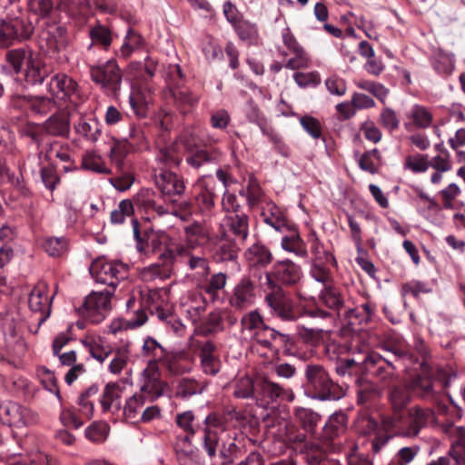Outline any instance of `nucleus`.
Here are the masks:
<instances>
[{"instance_id": "17", "label": "nucleus", "mask_w": 465, "mask_h": 465, "mask_svg": "<svg viewBox=\"0 0 465 465\" xmlns=\"http://www.w3.org/2000/svg\"><path fill=\"white\" fill-rule=\"evenodd\" d=\"M283 386L272 381L268 377L261 376L256 379V400L262 405L277 403L282 401Z\"/></svg>"}, {"instance_id": "23", "label": "nucleus", "mask_w": 465, "mask_h": 465, "mask_svg": "<svg viewBox=\"0 0 465 465\" xmlns=\"http://www.w3.org/2000/svg\"><path fill=\"white\" fill-rule=\"evenodd\" d=\"M178 255L183 260L187 268L198 275L205 277L210 273V264L204 254H197L193 250L176 248Z\"/></svg>"}, {"instance_id": "47", "label": "nucleus", "mask_w": 465, "mask_h": 465, "mask_svg": "<svg viewBox=\"0 0 465 465\" xmlns=\"http://www.w3.org/2000/svg\"><path fill=\"white\" fill-rule=\"evenodd\" d=\"M22 99L32 111L36 114H45L50 112L55 104L54 98L46 96L18 97Z\"/></svg>"}, {"instance_id": "20", "label": "nucleus", "mask_w": 465, "mask_h": 465, "mask_svg": "<svg viewBox=\"0 0 465 465\" xmlns=\"http://www.w3.org/2000/svg\"><path fill=\"white\" fill-rule=\"evenodd\" d=\"M196 202L203 210H211L217 197L215 183L212 177L203 176L194 184Z\"/></svg>"}, {"instance_id": "56", "label": "nucleus", "mask_w": 465, "mask_h": 465, "mask_svg": "<svg viewBox=\"0 0 465 465\" xmlns=\"http://www.w3.org/2000/svg\"><path fill=\"white\" fill-rule=\"evenodd\" d=\"M241 324L242 331H248L252 332V335L261 330L265 325V322L258 311L254 310L245 313L242 317Z\"/></svg>"}, {"instance_id": "28", "label": "nucleus", "mask_w": 465, "mask_h": 465, "mask_svg": "<svg viewBox=\"0 0 465 465\" xmlns=\"http://www.w3.org/2000/svg\"><path fill=\"white\" fill-rule=\"evenodd\" d=\"M285 233L281 242L282 248L294 253L296 256L305 258L308 255L306 245L293 224H290V229H285Z\"/></svg>"}, {"instance_id": "8", "label": "nucleus", "mask_w": 465, "mask_h": 465, "mask_svg": "<svg viewBox=\"0 0 465 465\" xmlns=\"http://www.w3.org/2000/svg\"><path fill=\"white\" fill-rule=\"evenodd\" d=\"M114 291L92 292L86 296L82 308L83 316L93 323H99L104 320L112 309V297Z\"/></svg>"}, {"instance_id": "24", "label": "nucleus", "mask_w": 465, "mask_h": 465, "mask_svg": "<svg viewBox=\"0 0 465 465\" xmlns=\"http://www.w3.org/2000/svg\"><path fill=\"white\" fill-rule=\"evenodd\" d=\"M77 84L64 74H55L48 84L50 94L55 99L69 98L76 91Z\"/></svg>"}, {"instance_id": "19", "label": "nucleus", "mask_w": 465, "mask_h": 465, "mask_svg": "<svg viewBox=\"0 0 465 465\" xmlns=\"http://www.w3.org/2000/svg\"><path fill=\"white\" fill-rule=\"evenodd\" d=\"M244 257L250 271L265 268L272 262L270 249L259 242L252 244L245 251Z\"/></svg>"}, {"instance_id": "37", "label": "nucleus", "mask_w": 465, "mask_h": 465, "mask_svg": "<svg viewBox=\"0 0 465 465\" xmlns=\"http://www.w3.org/2000/svg\"><path fill=\"white\" fill-rule=\"evenodd\" d=\"M108 371L114 375L120 374L128 365L131 356L129 344H124L113 350Z\"/></svg>"}, {"instance_id": "36", "label": "nucleus", "mask_w": 465, "mask_h": 465, "mask_svg": "<svg viewBox=\"0 0 465 465\" xmlns=\"http://www.w3.org/2000/svg\"><path fill=\"white\" fill-rule=\"evenodd\" d=\"M75 132L90 142H96L101 135V125L94 117L80 118L74 125Z\"/></svg>"}, {"instance_id": "53", "label": "nucleus", "mask_w": 465, "mask_h": 465, "mask_svg": "<svg viewBox=\"0 0 465 465\" xmlns=\"http://www.w3.org/2000/svg\"><path fill=\"white\" fill-rule=\"evenodd\" d=\"M330 262H312L310 268V275L317 282L322 285V288L333 282V278L327 264Z\"/></svg>"}, {"instance_id": "30", "label": "nucleus", "mask_w": 465, "mask_h": 465, "mask_svg": "<svg viewBox=\"0 0 465 465\" xmlns=\"http://www.w3.org/2000/svg\"><path fill=\"white\" fill-rule=\"evenodd\" d=\"M160 359L161 363L170 375H181L189 371V368L183 364V361L187 358L184 351H167Z\"/></svg>"}, {"instance_id": "4", "label": "nucleus", "mask_w": 465, "mask_h": 465, "mask_svg": "<svg viewBox=\"0 0 465 465\" xmlns=\"http://www.w3.org/2000/svg\"><path fill=\"white\" fill-rule=\"evenodd\" d=\"M263 292L265 293L264 302L274 316L288 322L297 320L298 316L294 311L292 302L287 298L282 286L274 284L268 278L267 288H264Z\"/></svg>"}, {"instance_id": "59", "label": "nucleus", "mask_w": 465, "mask_h": 465, "mask_svg": "<svg viewBox=\"0 0 465 465\" xmlns=\"http://www.w3.org/2000/svg\"><path fill=\"white\" fill-rule=\"evenodd\" d=\"M403 166L405 169H409L415 173H424L429 169V157L427 154L420 153L408 155L405 158Z\"/></svg>"}, {"instance_id": "18", "label": "nucleus", "mask_w": 465, "mask_h": 465, "mask_svg": "<svg viewBox=\"0 0 465 465\" xmlns=\"http://www.w3.org/2000/svg\"><path fill=\"white\" fill-rule=\"evenodd\" d=\"M51 300L47 293V286L44 282L35 285L28 299V305L33 312L40 314L39 323L45 322L50 314Z\"/></svg>"}, {"instance_id": "60", "label": "nucleus", "mask_w": 465, "mask_h": 465, "mask_svg": "<svg viewBox=\"0 0 465 465\" xmlns=\"http://www.w3.org/2000/svg\"><path fill=\"white\" fill-rule=\"evenodd\" d=\"M134 214V205L130 200H123L116 209L111 213V222L114 224H122L127 217Z\"/></svg>"}, {"instance_id": "35", "label": "nucleus", "mask_w": 465, "mask_h": 465, "mask_svg": "<svg viewBox=\"0 0 465 465\" xmlns=\"http://www.w3.org/2000/svg\"><path fill=\"white\" fill-rule=\"evenodd\" d=\"M294 420L306 432L313 434L321 416L312 409L305 407H295L293 409Z\"/></svg>"}, {"instance_id": "55", "label": "nucleus", "mask_w": 465, "mask_h": 465, "mask_svg": "<svg viewBox=\"0 0 465 465\" xmlns=\"http://www.w3.org/2000/svg\"><path fill=\"white\" fill-rule=\"evenodd\" d=\"M226 282L227 276L223 272L214 273L211 276L204 290L213 302H216L220 299L219 291L225 287Z\"/></svg>"}, {"instance_id": "25", "label": "nucleus", "mask_w": 465, "mask_h": 465, "mask_svg": "<svg viewBox=\"0 0 465 465\" xmlns=\"http://www.w3.org/2000/svg\"><path fill=\"white\" fill-rule=\"evenodd\" d=\"M182 161L180 145L176 143L165 145L159 149L155 156L156 165L153 168H164L170 171L177 167Z\"/></svg>"}, {"instance_id": "26", "label": "nucleus", "mask_w": 465, "mask_h": 465, "mask_svg": "<svg viewBox=\"0 0 465 465\" xmlns=\"http://www.w3.org/2000/svg\"><path fill=\"white\" fill-rule=\"evenodd\" d=\"M239 248L227 234H223L214 247L213 259L215 262H236Z\"/></svg>"}, {"instance_id": "54", "label": "nucleus", "mask_w": 465, "mask_h": 465, "mask_svg": "<svg viewBox=\"0 0 465 465\" xmlns=\"http://www.w3.org/2000/svg\"><path fill=\"white\" fill-rule=\"evenodd\" d=\"M408 117L419 128H427L432 122L431 113L424 106L415 104L408 113Z\"/></svg>"}, {"instance_id": "15", "label": "nucleus", "mask_w": 465, "mask_h": 465, "mask_svg": "<svg viewBox=\"0 0 465 465\" xmlns=\"http://www.w3.org/2000/svg\"><path fill=\"white\" fill-rule=\"evenodd\" d=\"M255 297L254 282L249 277L244 276L235 284L229 302L232 307L242 310L252 305Z\"/></svg>"}, {"instance_id": "44", "label": "nucleus", "mask_w": 465, "mask_h": 465, "mask_svg": "<svg viewBox=\"0 0 465 465\" xmlns=\"http://www.w3.org/2000/svg\"><path fill=\"white\" fill-rule=\"evenodd\" d=\"M173 96L176 106L179 108L181 113L186 114L193 107H194L199 100L198 95L193 94L190 90L175 87L173 92Z\"/></svg>"}, {"instance_id": "33", "label": "nucleus", "mask_w": 465, "mask_h": 465, "mask_svg": "<svg viewBox=\"0 0 465 465\" xmlns=\"http://www.w3.org/2000/svg\"><path fill=\"white\" fill-rule=\"evenodd\" d=\"M276 331L273 328L264 325L255 334L252 335V346L255 350H259V347L265 349L272 352L273 355L279 353V349L273 343L276 336Z\"/></svg>"}, {"instance_id": "52", "label": "nucleus", "mask_w": 465, "mask_h": 465, "mask_svg": "<svg viewBox=\"0 0 465 465\" xmlns=\"http://www.w3.org/2000/svg\"><path fill=\"white\" fill-rule=\"evenodd\" d=\"M381 156L378 149L365 152L359 160V166L361 170L370 173H376L381 164Z\"/></svg>"}, {"instance_id": "10", "label": "nucleus", "mask_w": 465, "mask_h": 465, "mask_svg": "<svg viewBox=\"0 0 465 465\" xmlns=\"http://www.w3.org/2000/svg\"><path fill=\"white\" fill-rule=\"evenodd\" d=\"M0 418L3 422L15 428L31 426L38 422L36 412L16 402H5L0 405Z\"/></svg>"}, {"instance_id": "38", "label": "nucleus", "mask_w": 465, "mask_h": 465, "mask_svg": "<svg viewBox=\"0 0 465 465\" xmlns=\"http://www.w3.org/2000/svg\"><path fill=\"white\" fill-rule=\"evenodd\" d=\"M148 401H149L145 395L140 392H135L125 401L124 406V418L131 422L138 421L142 410L144 404Z\"/></svg>"}, {"instance_id": "2", "label": "nucleus", "mask_w": 465, "mask_h": 465, "mask_svg": "<svg viewBox=\"0 0 465 465\" xmlns=\"http://www.w3.org/2000/svg\"><path fill=\"white\" fill-rule=\"evenodd\" d=\"M194 419L195 416L191 411L177 413L175 416L177 426L185 432L184 436L177 437L174 447L181 465H195L199 460L198 452L192 445V438L196 432Z\"/></svg>"}, {"instance_id": "34", "label": "nucleus", "mask_w": 465, "mask_h": 465, "mask_svg": "<svg viewBox=\"0 0 465 465\" xmlns=\"http://www.w3.org/2000/svg\"><path fill=\"white\" fill-rule=\"evenodd\" d=\"M223 225L235 237L244 241L249 232L248 216L244 213H230L223 220Z\"/></svg>"}, {"instance_id": "49", "label": "nucleus", "mask_w": 465, "mask_h": 465, "mask_svg": "<svg viewBox=\"0 0 465 465\" xmlns=\"http://www.w3.org/2000/svg\"><path fill=\"white\" fill-rule=\"evenodd\" d=\"M233 396L238 399L256 398V381L249 376L239 378L234 383Z\"/></svg>"}, {"instance_id": "16", "label": "nucleus", "mask_w": 465, "mask_h": 465, "mask_svg": "<svg viewBox=\"0 0 465 465\" xmlns=\"http://www.w3.org/2000/svg\"><path fill=\"white\" fill-rule=\"evenodd\" d=\"M68 44L64 27L55 25L43 32L40 48L49 55H54L64 50Z\"/></svg>"}, {"instance_id": "5", "label": "nucleus", "mask_w": 465, "mask_h": 465, "mask_svg": "<svg viewBox=\"0 0 465 465\" xmlns=\"http://www.w3.org/2000/svg\"><path fill=\"white\" fill-rule=\"evenodd\" d=\"M264 274V282H261V287L264 290L267 288V279L269 278L274 284L280 286H294L297 284L302 276V268L292 260L286 259L276 262L272 271L256 273L255 276L261 280L262 275Z\"/></svg>"}, {"instance_id": "21", "label": "nucleus", "mask_w": 465, "mask_h": 465, "mask_svg": "<svg viewBox=\"0 0 465 465\" xmlns=\"http://www.w3.org/2000/svg\"><path fill=\"white\" fill-rule=\"evenodd\" d=\"M182 239L183 244L177 246V248L194 250L201 245L202 242L209 239V232L203 223L193 222L183 227Z\"/></svg>"}, {"instance_id": "45", "label": "nucleus", "mask_w": 465, "mask_h": 465, "mask_svg": "<svg viewBox=\"0 0 465 465\" xmlns=\"http://www.w3.org/2000/svg\"><path fill=\"white\" fill-rule=\"evenodd\" d=\"M217 159V153H211L204 149H198L190 153V154L185 158V162L193 169L199 170L205 165L214 163Z\"/></svg>"}, {"instance_id": "9", "label": "nucleus", "mask_w": 465, "mask_h": 465, "mask_svg": "<svg viewBox=\"0 0 465 465\" xmlns=\"http://www.w3.org/2000/svg\"><path fill=\"white\" fill-rule=\"evenodd\" d=\"M90 74L92 80L101 84L107 94L114 96L118 94L122 83V74L114 60H109L101 65L91 66Z\"/></svg>"}, {"instance_id": "32", "label": "nucleus", "mask_w": 465, "mask_h": 465, "mask_svg": "<svg viewBox=\"0 0 465 465\" xmlns=\"http://www.w3.org/2000/svg\"><path fill=\"white\" fill-rule=\"evenodd\" d=\"M122 389L117 382H108L102 392L99 400L104 412L111 411L113 409H121Z\"/></svg>"}, {"instance_id": "61", "label": "nucleus", "mask_w": 465, "mask_h": 465, "mask_svg": "<svg viewBox=\"0 0 465 465\" xmlns=\"http://www.w3.org/2000/svg\"><path fill=\"white\" fill-rule=\"evenodd\" d=\"M43 247L51 256H60L67 249V240L64 237H48L45 240Z\"/></svg>"}, {"instance_id": "42", "label": "nucleus", "mask_w": 465, "mask_h": 465, "mask_svg": "<svg viewBox=\"0 0 465 465\" xmlns=\"http://www.w3.org/2000/svg\"><path fill=\"white\" fill-rule=\"evenodd\" d=\"M223 318L218 311L211 312L204 322L195 328L194 332L202 336L216 334L223 331Z\"/></svg>"}, {"instance_id": "62", "label": "nucleus", "mask_w": 465, "mask_h": 465, "mask_svg": "<svg viewBox=\"0 0 465 465\" xmlns=\"http://www.w3.org/2000/svg\"><path fill=\"white\" fill-rule=\"evenodd\" d=\"M292 54H293V57L287 60L284 64L285 68L290 70H299L310 66L311 58L304 48L298 49V51L292 52Z\"/></svg>"}, {"instance_id": "39", "label": "nucleus", "mask_w": 465, "mask_h": 465, "mask_svg": "<svg viewBox=\"0 0 465 465\" xmlns=\"http://www.w3.org/2000/svg\"><path fill=\"white\" fill-rule=\"evenodd\" d=\"M263 222L272 226L275 231L284 232L285 229H290V223L282 215L279 208L274 204H268L267 208L262 213Z\"/></svg>"}, {"instance_id": "51", "label": "nucleus", "mask_w": 465, "mask_h": 465, "mask_svg": "<svg viewBox=\"0 0 465 465\" xmlns=\"http://www.w3.org/2000/svg\"><path fill=\"white\" fill-rule=\"evenodd\" d=\"M165 350V348L152 337H147L142 347L143 355L150 358L148 362H154L156 365L159 364L160 359L164 355Z\"/></svg>"}, {"instance_id": "43", "label": "nucleus", "mask_w": 465, "mask_h": 465, "mask_svg": "<svg viewBox=\"0 0 465 465\" xmlns=\"http://www.w3.org/2000/svg\"><path fill=\"white\" fill-rule=\"evenodd\" d=\"M44 128L51 135L64 136L69 133V120L65 114H55L45 122Z\"/></svg>"}, {"instance_id": "48", "label": "nucleus", "mask_w": 465, "mask_h": 465, "mask_svg": "<svg viewBox=\"0 0 465 465\" xmlns=\"http://www.w3.org/2000/svg\"><path fill=\"white\" fill-rule=\"evenodd\" d=\"M205 384L198 382L193 379L183 378L178 381L176 395L181 398H188L203 391Z\"/></svg>"}, {"instance_id": "57", "label": "nucleus", "mask_w": 465, "mask_h": 465, "mask_svg": "<svg viewBox=\"0 0 465 465\" xmlns=\"http://www.w3.org/2000/svg\"><path fill=\"white\" fill-rule=\"evenodd\" d=\"M109 426L104 421H94L85 430V437L92 442L100 443L106 440Z\"/></svg>"}, {"instance_id": "40", "label": "nucleus", "mask_w": 465, "mask_h": 465, "mask_svg": "<svg viewBox=\"0 0 465 465\" xmlns=\"http://www.w3.org/2000/svg\"><path fill=\"white\" fill-rule=\"evenodd\" d=\"M408 388L418 397L427 400L434 395L433 381L428 375L414 376L409 382Z\"/></svg>"}, {"instance_id": "64", "label": "nucleus", "mask_w": 465, "mask_h": 465, "mask_svg": "<svg viewBox=\"0 0 465 465\" xmlns=\"http://www.w3.org/2000/svg\"><path fill=\"white\" fill-rule=\"evenodd\" d=\"M37 376L44 387L60 399V391L56 384L54 374L45 367H39L37 369Z\"/></svg>"}, {"instance_id": "22", "label": "nucleus", "mask_w": 465, "mask_h": 465, "mask_svg": "<svg viewBox=\"0 0 465 465\" xmlns=\"http://www.w3.org/2000/svg\"><path fill=\"white\" fill-rule=\"evenodd\" d=\"M181 306L193 323L198 322L201 314L205 311L206 303L203 296L194 291L187 292L181 298Z\"/></svg>"}, {"instance_id": "13", "label": "nucleus", "mask_w": 465, "mask_h": 465, "mask_svg": "<svg viewBox=\"0 0 465 465\" xmlns=\"http://www.w3.org/2000/svg\"><path fill=\"white\" fill-rule=\"evenodd\" d=\"M168 384L161 379L159 366L154 362H148L142 372L141 387L138 392L143 393L149 402L163 395Z\"/></svg>"}, {"instance_id": "31", "label": "nucleus", "mask_w": 465, "mask_h": 465, "mask_svg": "<svg viewBox=\"0 0 465 465\" xmlns=\"http://www.w3.org/2000/svg\"><path fill=\"white\" fill-rule=\"evenodd\" d=\"M319 300L323 305L338 314L345 308L344 294L333 285V282L321 290Z\"/></svg>"}, {"instance_id": "41", "label": "nucleus", "mask_w": 465, "mask_h": 465, "mask_svg": "<svg viewBox=\"0 0 465 465\" xmlns=\"http://www.w3.org/2000/svg\"><path fill=\"white\" fill-rule=\"evenodd\" d=\"M454 438L450 455L456 461L457 465H465V430L463 427H455L452 430Z\"/></svg>"}, {"instance_id": "12", "label": "nucleus", "mask_w": 465, "mask_h": 465, "mask_svg": "<svg viewBox=\"0 0 465 465\" xmlns=\"http://www.w3.org/2000/svg\"><path fill=\"white\" fill-rule=\"evenodd\" d=\"M363 371L384 384H390L396 379L393 361L376 352L367 354L361 361Z\"/></svg>"}, {"instance_id": "46", "label": "nucleus", "mask_w": 465, "mask_h": 465, "mask_svg": "<svg viewBox=\"0 0 465 465\" xmlns=\"http://www.w3.org/2000/svg\"><path fill=\"white\" fill-rule=\"evenodd\" d=\"M221 438L219 437L218 447L216 453L219 452L220 456L224 459L225 462H232L242 454V446L236 442V439L229 438L226 441L220 443Z\"/></svg>"}, {"instance_id": "58", "label": "nucleus", "mask_w": 465, "mask_h": 465, "mask_svg": "<svg viewBox=\"0 0 465 465\" xmlns=\"http://www.w3.org/2000/svg\"><path fill=\"white\" fill-rule=\"evenodd\" d=\"M129 153V146L126 142H116L111 147L110 159L113 163L115 164L118 170H122L125 167V157Z\"/></svg>"}, {"instance_id": "7", "label": "nucleus", "mask_w": 465, "mask_h": 465, "mask_svg": "<svg viewBox=\"0 0 465 465\" xmlns=\"http://www.w3.org/2000/svg\"><path fill=\"white\" fill-rule=\"evenodd\" d=\"M434 420L435 413L430 408L415 405L408 409L407 414L403 413V420L400 426L386 429L398 430L407 437H415Z\"/></svg>"}, {"instance_id": "6", "label": "nucleus", "mask_w": 465, "mask_h": 465, "mask_svg": "<svg viewBox=\"0 0 465 465\" xmlns=\"http://www.w3.org/2000/svg\"><path fill=\"white\" fill-rule=\"evenodd\" d=\"M90 273L97 282L106 284L114 290L120 281L128 277V266L119 261L96 259L91 264Z\"/></svg>"}, {"instance_id": "50", "label": "nucleus", "mask_w": 465, "mask_h": 465, "mask_svg": "<svg viewBox=\"0 0 465 465\" xmlns=\"http://www.w3.org/2000/svg\"><path fill=\"white\" fill-rule=\"evenodd\" d=\"M6 21L9 26L13 28L15 39H28L34 32L32 23L25 16L15 17Z\"/></svg>"}, {"instance_id": "3", "label": "nucleus", "mask_w": 465, "mask_h": 465, "mask_svg": "<svg viewBox=\"0 0 465 465\" xmlns=\"http://www.w3.org/2000/svg\"><path fill=\"white\" fill-rule=\"evenodd\" d=\"M307 384L313 390V398L320 401H336L343 396L341 387L334 383L320 364H308L305 368Z\"/></svg>"}, {"instance_id": "27", "label": "nucleus", "mask_w": 465, "mask_h": 465, "mask_svg": "<svg viewBox=\"0 0 465 465\" xmlns=\"http://www.w3.org/2000/svg\"><path fill=\"white\" fill-rule=\"evenodd\" d=\"M35 52L28 46L14 48L6 52L5 62L15 74L24 71Z\"/></svg>"}, {"instance_id": "1", "label": "nucleus", "mask_w": 465, "mask_h": 465, "mask_svg": "<svg viewBox=\"0 0 465 465\" xmlns=\"http://www.w3.org/2000/svg\"><path fill=\"white\" fill-rule=\"evenodd\" d=\"M242 419L243 415L232 407L226 408L223 412L213 411L205 417L203 429V447L209 457L213 458L216 455L219 434L226 430L228 422Z\"/></svg>"}, {"instance_id": "11", "label": "nucleus", "mask_w": 465, "mask_h": 465, "mask_svg": "<svg viewBox=\"0 0 465 465\" xmlns=\"http://www.w3.org/2000/svg\"><path fill=\"white\" fill-rule=\"evenodd\" d=\"M409 391V388L401 386L391 387L388 396L391 413L382 416V424L385 428L401 425L404 410L411 401Z\"/></svg>"}, {"instance_id": "63", "label": "nucleus", "mask_w": 465, "mask_h": 465, "mask_svg": "<svg viewBox=\"0 0 465 465\" xmlns=\"http://www.w3.org/2000/svg\"><path fill=\"white\" fill-rule=\"evenodd\" d=\"M124 142H126L129 147L132 146L137 150H143L148 144L144 133L140 127L135 125L130 126L129 135Z\"/></svg>"}, {"instance_id": "14", "label": "nucleus", "mask_w": 465, "mask_h": 465, "mask_svg": "<svg viewBox=\"0 0 465 465\" xmlns=\"http://www.w3.org/2000/svg\"><path fill=\"white\" fill-rule=\"evenodd\" d=\"M153 174L154 183L163 195H182L184 193V182L174 173L164 168H153Z\"/></svg>"}, {"instance_id": "29", "label": "nucleus", "mask_w": 465, "mask_h": 465, "mask_svg": "<svg viewBox=\"0 0 465 465\" xmlns=\"http://www.w3.org/2000/svg\"><path fill=\"white\" fill-rule=\"evenodd\" d=\"M24 74L25 79L28 84H40L49 75V70L44 60L35 53L25 67Z\"/></svg>"}]
</instances>
